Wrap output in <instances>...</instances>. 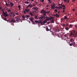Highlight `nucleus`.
I'll list each match as a JSON object with an SVG mask.
<instances>
[{
    "mask_svg": "<svg viewBox=\"0 0 77 77\" xmlns=\"http://www.w3.org/2000/svg\"><path fill=\"white\" fill-rule=\"evenodd\" d=\"M63 8V7H58V8L59 9H61V8Z\"/></svg>",
    "mask_w": 77,
    "mask_h": 77,
    "instance_id": "obj_36",
    "label": "nucleus"
},
{
    "mask_svg": "<svg viewBox=\"0 0 77 77\" xmlns=\"http://www.w3.org/2000/svg\"><path fill=\"white\" fill-rule=\"evenodd\" d=\"M44 18H45V16H44L39 17V19L40 20H43Z\"/></svg>",
    "mask_w": 77,
    "mask_h": 77,
    "instance_id": "obj_9",
    "label": "nucleus"
},
{
    "mask_svg": "<svg viewBox=\"0 0 77 77\" xmlns=\"http://www.w3.org/2000/svg\"><path fill=\"white\" fill-rule=\"evenodd\" d=\"M27 18L28 17H26L25 18H23V19L24 20H26L27 19Z\"/></svg>",
    "mask_w": 77,
    "mask_h": 77,
    "instance_id": "obj_26",
    "label": "nucleus"
},
{
    "mask_svg": "<svg viewBox=\"0 0 77 77\" xmlns=\"http://www.w3.org/2000/svg\"><path fill=\"white\" fill-rule=\"evenodd\" d=\"M42 22L40 21V20H36L35 21V23H41Z\"/></svg>",
    "mask_w": 77,
    "mask_h": 77,
    "instance_id": "obj_15",
    "label": "nucleus"
},
{
    "mask_svg": "<svg viewBox=\"0 0 77 77\" xmlns=\"http://www.w3.org/2000/svg\"><path fill=\"white\" fill-rule=\"evenodd\" d=\"M10 5L8 4H7V3H6V4H5V6H10Z\"/></svg>",
    "mask_w": 77,
    "mask_h": 77,
    "instance_id": "obj_29",
    "label": "nucleus"
},
{
    "mask_svg": "<svg viewBox=\"0 0 77 77\" xmlns=\"http://www.w3.org/2000/svg\"><path fill=\"white\" fill-rule=\"evenodd\" d=\"M30 17V16L28 15H26L25 16H22V18H29Z\"/></svg>",
    "mask_w": 77,
    "mask_h": 77,
    "instance_id": "obj_7",
    "label": "nucleus"
},
{
    "mask_svg": "<svg viewBox=\"0 0 77 77\" xmlns=\"http://www.w3.org/2000/svg\"><path fill=\"white\" fill-rule=\"evenodd\" d=\"M29 6V7H32V5H30V4L28 5V6Z\"/></svg>",
    "mask_w": 77,
    "mask_h": 77,
    "instance_id": "obj_22",
    "label": "nucleus"
},
{
    "mask_svg": "<svg viewBox=\"0 0 77 77\" xmlns=\"http://www.w3.org/2000/svg\"><path fill=\"white\" fill-rule=\"evenodd\" d=\"M72 35H73V36H74L75 35V34H73L72 32H70V33L69 34V37H72Z\"/></svg>",
    "mask_w": 77,
    "mask_h": 77,
    "instance_id": "obj_6",
    "label": "nucleus"
},
{
    "mask_svg": "<svg viewBox=\"0 0 77 77\" xmlns=\"http://www.w3.org/2000/svg\"><path fill=\"white\" fill-rule=\"evenodd\" d=\"M29 14L31 15V16H33L34 15L32 14V13L30 12Z\"/></svg>",
    "mask_w": 77,
    "mask_h": 77,
    "instance_id": "obj_20",
    "label": "nucleus"
},
{
    "mask_svg": "<svg viewBox=\"0 0 77 77\" xmlns=\"http://www.w3.org/2000/svg\"><path fill=\"white\" fill-rule=\"evenodd\" d=\"M65 29H66V30H68L69 29V28L68 27H66L65 28Z\"/></svg>",
    "mask_w": 77,
    "mask_h": 77,
    "instance_id": "obj_30",
    "label": "nucleus"
},
{
    "mask_svg": "<svg viewBox=\"0 0 77 77\" xmlns=\"http://www.w3.org/2000/svg\"><path fill=\"white\" fill-rule=\"evenodd\" d=\"M52 19V17H50V20H51V19Z\"/></svg>",
    "mask_w": 77,
    "mask_h": 77,
    "instance_id": "obj_52",
    "label": "nucleus"
},
{
    "mask_svg": "<svg viewBox=\"0 0 77 77\" xmlns=\"http://www.w3.org/2000/svg\"><path fill=\"white\" fill-rule=\"evenodd\" d=\"M46 13H43V15L45 16H46Z\"/></svg>",
    "mask_w": 77,
    "mask_h": 77,
    "instance_id": "obj_46",
    "label": "nucleus"
},
{
    "mask_svg": "<svg viewBox=\"0 0 77 77\" xmlns=\"http://www.w3.org/2000/svg\"><path fill=\"white\" fill-rule=\"evenodd\" d=\"M32 9L35 10V11H37L38 9V8L37 7H34L32 8Z\"/></svg>",
    "mask_w": 77,
    "mask_h": 77,
    "instance_id": "obj_11",
    "label": "nucleus"
},
{
    "mask_svg": "<svg viewBox=\"0 0 77 77\" xmlns=\"http://www.w3.org/2000/svg\"><path fill=\"white\" fill-rule=\"evenodd\" d=\"M44 10H42L40 11V12H41V13L42 14L44 12Z\"/></svg>",
    "mask_w": 77,
    "mask_h": 77,
    "instance_id": "obj_23",
    "label": "nucleus"
},
{
    "mask_svg": "<svg viewBox=\"0 0 77 77\" xmlns=\"http://www.w3.org/2000/svg\"><path fill=\"white\" fill-rule=\"evenodd\" d=\"M43 13H46V11H44V12H43Z\"/></svg>",
    "mask_w": 77,
    "mask_h": 77,
    "instance_id": "obj_47",
    "label": "nucleus"
},
{
    "mask_svg": "<svg viewBox=\"0 0 77 77\" xmlns=\"http://www.w3.org/2000/svg\"><path fill=\"white\" fill-rule=\"evenodd\" d=\"M49 6L48 5H47V7H48Z\"/></svg>",
    "mask_w": 77,
    "mask_h": 77,
    "instance_id": "obj_54",
    "label": "nucleus"
},
{
    "mask_svg": "<svg viewBox=\"0 0 77 77\" xmlns=\"http://www.w3.org/2000/svg\"><path fill=\"white\" fill-rule=\"evenodd\" d=\"M64 12H65V11L64 10H63V13H64Z\"/></svg>",
    "mask_w": 77,
    "mask_h": 77,
    "instance_id": "obj_57",
    "label": "nucleus"
},
{
    "mask_svg": "<svg viewBox=\"0 0 77 77\" xmlns=\"http://www.w3.org/2000/svg\"><path fill=\"white\" fill-rule=\"evenodd\" d=\"M25 4H29L30 3H29V2L27 1H25Z\"/></svg>",
    "mask_w": 77,
    "mask_h": 77,
    "instance_id": "obj_21",
    "label": "nucleus"
},
{
    "mask_svg": "<svg viewBox=\"0 0 77 77\" xmlns=\"http://www.w3.org/2000/svg\"><path fill=\"white\" fill-rule=\"evenodd\" d=\"M77 33H76V34H75V35L74 36V37L75 38V37H77Z\"/></svg>",
    "mask_w": 77,
    "mask_h": 77,
    "instance_id": "obj_35",
    "label": "nucleus"
},
{
    "mask_svg": "<svg viewBox=\"0 0 77 77\" xmlns=\"http://www.w3.org/2000/svg\"><path fill=\"white\" fill-rule=\"evenodd\" d=\"M70 0H63V2H65L66 3H69Z\"/></svg>",
    "mask_w": 77,
    "mask_h": 77,
    "instance_id": "obj_10",
    "label": "nucleus"
},
{
    "mask_svg": "<svg viewBox=\"0 0 77 77\" xmlns=\"http://www.w3.org/2000/svg\"><path fill=\"white\" fill-rule=\"evenodd\" d=\"M20 17H16L14 20L12 19L9 22V23H18L20 22Z\"/></svg>",
    "mask_w": 77,
    "mask_h": 77,
    "instance_id": "obj_1",
    "label": "nucleus"
},
{
    "mask_svg": "<svg viewBox=\"0 0 77 77\" xmlns=\"http://www.w3.org/2000/svg\"><path fill=\"white\" fill-rule=\"evenodd\" d=\"M68 24H66V26H67V27H68Z\"/></svg>",
    "mask_w": 77,
    "mask_h": 77,
    "instance_id": "obj_49",
    "label": "nucleus"
},
{
    "mask_svg": "<svg viewBox=\"0 0 77 77\" xmlns=\"http://www.w3.org/2000/svg\"><path fill=\"white\" fill-rule=\"evenodd\" d=\"M31 1H34V0H31Z\"/></svg>",
    "mask_w": 77,
    "mask_h": 77,
    "instance_id": "obj_60",
    "label": "nucleus"
},
{
    "mask_svg": "<svg viewBox=\"0 0 77 77\" xmlns=\"http://www.w3.org/2000/svg\"><path fill=\"white\" fill-rule=\"evenodd\" d=\"M15 14L17 15H18L19 14L18 13H16Z\"/></svg>",
    "mask_w": 77,
    "mask_h": 77,
    "instance_id": "obj_51",
    "label": "nucleus"
},
{
    "mask_svg": "<svg viewBox=\"0 0 77 77\" xmlns=\"http://www.w3.org/2000/svg\"><path fill=\"white\" fill-rule=\"evenodd\" d=\"M54 20H51V22L52 23H54Z\"/></svg>",
    "mask_w": 77,
    "mask_h": 77,
    "instance_id": "obj_37",
    "label": "nucleus"
},
{
    "mask_svg": "<svg viewBox=\"0 0 77 77\" xmlns=\"http://www.w3.org/2000/svg\"><path fill=\"white\" fill-rule=\"evenodd\" d=\"M44 0H40V1L42 2H44Z\"/></svg>",
    "mask_w": 77,
    "mask_h": 77,
    "instance_id": "obj_43",
    "label": "nucleus"
},
{
    "mask_svg": "<svg viewBox=\"0 0 77 77\" xmlns=\"http://www.w3.org/2000/svg\"><path fill=\"white\" fill-rule=\"evenodd\" d=\"M37 16H35V19H37Z\"/></svg>",
    "mask_w": 77,
    "mask_h": 77,
    "instance_id": "obj_45",
    "label": "nucleus"
},
{
    "mask_svg": "<svg viewBox=\"0 0 77 77\" xmlns=\"http://www.w3.org/2000/svg\"><path fill=\"white\" fill-rule=\"evenodd\" d=\"M10 5H11V7H12L14 5V4L12 2H11Z\"/></svg>",
    "mask_w": 77,
    "mask_h": 77,
    "instance_id": "obj_16",
    "label": "nucleus"
},
{
    "mask_svg": "<svg viewBox=\"0 0 77 77\" xmlns=\"http://www.w3.org/2000/svg\"><path fill=\"white\" fill-rule=\"evenodd\" d=\"M54 16H56V17H59L60 16L59 15H58L57 14H56L54 15Z\"/></svg>",
    "mask_w": 77,
    "mask_h": 77,
    "instance_id": "obj_12",
    "label": "nucleus"
},
{
    "mask_svg": "<svg viewBox=\"0 0 77 77\" xmlns=\"http://www.w3.org/2000/svg\"><path fill=\"white\" fill-rule=\"evenodd\" d=\"M9 16H10V17L11 18L13 17L14 18V17L15 16V14H14L13 13L11 12L9 14Z\"/></svg>",
    "mask_w": 77,
    "mask_h": 77,
    "instance_id": "obj_4",
    "label": "nucleus"
},
{
    "mask_svg": "<svg viewBox=\"0 0 77 77\" xmlns=\"http://www.w3.org/2000/svg\"><path fill=\"white\" fill-rule=\"evenodd\" d=\"M49 12H50V11H47L46 12V13L47 14H48L49 13Z\"/></svg>",
    "mask_w": 77,
    "mask_h": 77,
    "instance_id": "obj_44",
    "label": "nucleus"
},
{
    "mask_svg": "<svg viewBox=\"0 0 77 77\" xmlns=\"http://www.w3.org/2000/svg\"><path fill=\"white\" fill-rule=\"evenodd\" d=\"M54 12H56V13H57V9L54 10Z\"/></svg>",
    "mask_w": 77,
    "mask_h": 77,
    "instance_id": "obj_40",
    "label": "nucleus"
},
{
    "mask_svg": "<svg viewBox=\"0 0 77 77\" xmlns=\"http://www.w3.org/2000/svg\"><path fill=\"white\" fill-rule=\"evenodd\" d=\"M64 37H65L66 39H67L68 38V37H67V34L64 35Z\"/></svg>",
    "mask_w": 77,
    "mask_h": 77,
    "instance_id": "obj_19",
    "label": "nucleus"
},
{
    "mask_svg": "<svg viewBox=\"0 0 77 77\" xmlns=\"http://www.w3.org/2000/svg\"><path fill=\"white\" fill-rule=\"evenodd\" d=\"M11 12V11L10 10H8V13H9L10 12Z\"/></svg>",
    "mask_w": 77,
    "mask_h": 77,
    "instance_id": "obj_39",
    "label": "nucleus"
},
{
    "mask_svg": "<svg viewBox=\"0 0 77 77\" xmlns=\"http://www.w3.org/2000/svg\"><path fill=\"white\" fill-rule=\"evenodd\" d=\"M47 21H47V20H45V21H43V22H41L46 23H47Z\"/></svg>",
    "mask_w": 77,
    "mask_h": 77,
    "instance_id": "obj_33",
    "label": "nucleus"
},
{
    "mask_svg": "<svg viewBox=\"0 0 77 77\" xmlns=\"http://www.w3.org/2000/svg\"><path fill=\"white\" fill-rule=\"evenodd\" d=\"M54 8H56L57 9H58L59 8V7H57V6H55V7Z\"/></svg>",
    "mask_w": 77,
    "mask_h": 77,
    "instance_id": "obj_42",
    "label": "nucleus"
},
{
    "mask_svg": "<svg viewBox=\"0 0 77 77\" xmlns=\"http://www.w3.org/2000/svg\"><path fill=\"white\" fill-rule=\"evenodd\" d=\"M3 15L5 17H7L9 16V15L8 14H3Z\"/></svg>",
    "mask_w": 77,
    "mask_h": 77,
    "instance_id": "obj_18",
    "label": "nucleus"
},
{
    "mask_svg": "<svg viewBox=\"0 0 77 77\" xmlns=\"http://www.w3.org/2000/svg\"><path fill=\"white\" fill-rule=\"evenodd\" d=\"M29 20L32 23H34V24H35L34 22V21H33V20H34V19L33 18V17H30V18H29Z\"/></svg>",
    "mask_w": 77,
    "mask_h": 77,
    "instance_id": "obj_5",
    "label": "nucleus"
},
{
    "mask_svg": "<svg viewBox=\"0 0 77 77\" xmlns=\"http://www.w3.org/2000/svg\"><path fill=\"white\" fill-rule=\"evenodd\" d=\"M49 29H48V28H46V31H50V30H51V27H49Z\"/></svg>",
    "mask_w": 77,
    "mask_h": 77,
    "instance_id": "obj_14",
    "label": "nucleus"
},
{
    "mask_svg": "<svg viewBox=\"0 0 77 77\" xmlns=\"http://www.w3.org/2000/svg\"><path fill=\"white\" fill-rule=\"evenodd\" d=\"M3 20H4L5 21H6V18L5 17H4V18H3Z\"/></svg>",
    "mask_w": 77,
    "mask_h": 77,
    "instance_id": "obj_38",
    "label": "nucleus"
},
{
    "mask_svg": "<svg viewBox=\"0 0 77 77\" xmlns=\"http://www.w3.org/2000/svg\"><path fill=\"white\" fill-rule=\"evenodd\" d=\"M7 10H8V8H7Z\"/></svg>",
    "mask_w": 77,
    "mask_h": 77,
    "instance_id": "obj_59",
    "label": "nucleus"
},
{
    "mask_svg": "<svg viewBox=\"0 0 77 77\" xmlns=\"http://www.w3.org/2000/svg\"><path fill=\"white\" fill-rule=\"evenodd\" d=\"M49 27H50V26H49V27L48 28V29H49Z\"/></svg>",
    "mask_w": 77,
    "mask_h": 77,
    "instance_id": "obj_62",
    "label": "nucleus"
},
{
    "mask_svg": "<svg viewBox=\"0 0 77 77\" xmlns=\"http://www.w3.org/2000/svg\"><path fill=\"white\" fill-rule=\"evenodd\" d=\"M60 11H58L59 13H60Z\"/></svg>",
    "mask_w": 77,
    "mask_h": 77,
    "instance_id": "obj_61",
    "label": "nucleus"
},
{
    "mask_svg": "<svg viewBox=\"0 0 77 77\" xmlns=\"http://www.w3.org/2000/svg\"><path fill=\"white\" fill-rule=\"evenodd\" d=\"M4 2H5L6 4V3H7V2H6V1H5Z\"/></svg>",
    "mask_w": 77,
    "mask_h": 77,
    "instance_id": "obj_56",
    "label": "nucleus"
},
{
    "mask_svg": "<svg viewBox=\"0 0 77 77\" xmlns=\"http://www.w3.org/2000/svg\"><path fill=\"white\" fill-rule=\"evenodd\" d=\"M56 5L55 4H54L53 5H51V7H52V8H51V9H54V7Z\"/></svg>",
    "mask_w": 77,
    "mask_h": 77,
    "instance_id": "obj_8",
    "label": "nucleus"
},
{
    "mask_svg": "<svg viewBox=\"0 0 77 77\" xmlns=\"http://www.w3.org/2000/svg\"><path fill=\"white\" fill-rule=\"evenodd\" d=\"M48 1L49 3H51L52 2V1L51 0H48Z\"/></svg>",
    "mask_w": 77,
    "mask_h": 77,
    "instance_id": "obj_31",
    "label": "nucleus"
},
{
    "mask_svg": "<svg viewBox=\"0 0 77 77\" xmlns=\"http://www.w3.org/2000/svg\"><path fill=\"white\" fill-rule=\"evenodd\" d=\"M75 0H72V2H74L75 1Z\"/></svg>",
    "mask_w": 77,
    "mask_h": 77,
    "instance_id": "obj_55",
    "label": "nucleus"
},
{
    "mask_svg": "<svg viewBox=\"0 0 77 77\" xmlns=\"http://www.w3.org/2000/svg\"><path fill=\"white\" fill-rule=\"evenodd\" d=\"M35 3H36L37 4V3H38V2H35Z\"/></svg>",
    "mask_w": 77,
    "mask_h": 77,
    "instance_id": "obj_58",
    "label": "nucleus"
},
{
    "mask_svg": "<svg viewBox=\"0 0 77 77\" xmlns=\"http://www.w3.org/2000/svg\"><path fill=\"white\" fill-rule=\"evenodd\" d=\"M30 9L29 8H26L25 9V11H23V13L26 14V13H28Z\"/></svg>",
    "mask_w": 77,
    "mask_h": 77,
    "instance_id": "obj_2",
    "label": "nucleus"
},
{
    "mask_svg": "<svg viewBox=\"0 0 77 77\" xmlns=\"http://www.w3.org/2000/svg\"><path fill=\"white\" fill-rule=\"evenodd\" d=\"M60 6H60V7H63V8H65V5L63 4L62 5H60Z\"/></svg>",
    "mask_w": 77,
    "mask_h": 77,
    "instance_id": "obj_24",
    "label": "nucleus"
},
{
    "mask_svg": "<svg viewBox=\"0 0 77 77\" xmlns=\"http://www.w3.org/2000/svg\"><path fill=\"white\" fill-rule=\"evenodd\" d=\"M63 5L62 3L60 4H58V6H62Z\"/></svg>",
    "mask_w": 77,
    "mask_h": 77,
    "instance_id": "obj_28",
    "label": "nucleus"
},
{
    "mask_svg": "<svg viewBox=\"0 0 77 77\" xmlns=\"http://www.w3.org/2000/svg\"><path fill=\"white\" fill-rule=\"evenodd\" d=\"M72 11H75V9H72Z\"/></svg>",
    "mask_w": 77,
    "mask_h": 77,
    "instance_id": "obj_50",
    "label": "nucleus"
},
{
    "mask_svg": "<svg viewBox=\"0 0 77 77\" xmlns=\"http://www.w3.org/2000/svg\"><path fill=\"white\" fill-rule=\"evenodd\" d=\"M45 18H46V19L45 20H46V21H49V17L47 16H46L45 17Z\"/></svg>",
    "mask_w": 77,
    "mask_h": 77,
    "instance_id": "obj_13",
    "label": "nucleus"
},
{
    "mask_svg": "<svg viewBox=\"0 0 77 77\" xmlns=\"http://www.w3.org/2000/svg\"><path fill=\"white\" fill-rule=\"evenodd\" d=\"M7 13V12H5V13H4V11H3V14H6Z\"/></svg>",
    "mask_w": 77,
    "mask_h": 77,
    "instance_id": "obj_41",
    "label": "nucleus"
},
{
    "mask_svg": "<svg viewBox=\"0 0 77 77\" xmlns=\"http://www.w3.org/2000/svg\"><path fill=\"white\" fill-rule=\"evenodd\" d=\"M65 8H66L65 7H64L63 8V10H64L65 9Z\"/></svg>",
    "mask_w": 77,
    "mask_h": 77,
    "instance_id": "obj_48",
    "label": "nucleus"
},
{
    "mask_svg": "<svg viewBox=\"0 0 77 77\" xmlns=\"http://www.w3.org/2000/svg\"><path fill=\"white\" fill-rule=\"evenodd\" d=\"M18 8H19V9L20 10L21 9V6L20 5L18 6Z\"/></svg>",
    "mask_w": 77,
    "mask_h": 77,
    "instance_id": "obj_34",
    "label": "nucleus"
},
{
    "mask_svg": "<svg viewBox=\"0 0 77 77\" xmlns=\"http://www.w3.org/2000/svg\"><path fill=\"white\" fill-rule=\"evenodd\" d=\"M45 23H44V22H41V24L42 25H44V24H45Z\"/></svg>",
    "mask_w": 77,
    "mask_h": 77,
    "instance_id": "obj_25",
    "label": "nucleus"
},
{
    "mask_svg": "<svg viewBox=\"0 0 77 77\" xmlns=\"http://www.w3.org/2000/svg\"><path fill=\"white\" fill-rule=\"evenodd\" d=\"M29 7L27 6V7H26V8H29Z\"/></svg>",
    "mask_w": 77,
    "mask_h": 77,
    "instance_id": "obj_53",
    "label": "nucleus"
},
{
    "mask_svg": "<svg viewBox=\"0 0 77 77\" xmlns=\"http://www.w3.org/2000/svg\"><path fill=\"white\" fill-rule=\"evenodd\" d=\"M27 0V1H29V0Z\"/></svg>",
    "mask_w": 77,
    "mask_h": 77,
    "instance_id": "obj_63",
    "label": "nucleus"
},
{
    "mask_svg": "<svg viewBox=\"0 0 77 77\" xmlns=\"http://www.w3.org/2000/svg\"><path fill=\"white\" fill-rule=\"evenodd\" d=\"M69 27H72V25L70 24L69 25Z\"/></svg>",
    "mask_w": 77,
    "mask_h": 77,
    "instance_id": "obj_32",
    "label": "nucleus"
},
{
    "mask_svg": "<svg viewBox=\"0 0 77 77\" xmlns=\"http://www.w3.org/2000/svg\"><path fill=\"white\" fill-rule=\"evenodd\" d=\"M74 39H72V38L70 39V42H74Z\"/></svg>",
    "mask_w": 77,
    "mask_h": 77,
    "instance_id": "obj_17",
    "label": "nucleus"
},
{
    "mask_svg": "<svg viewBox=\"0 0 77 77\" xmlns=\"http://www.w3.org/2000/svg\"><path fill=\"white\" fill-rule=\"evenodd\" d=\"M64 18L65 19V20H66L68 19V18L67 17H66L65 16H64Z\"/></svg>",
    "mask_w": 77,
    "mask_h": 77,
    "instance_id": "obj_27",
    "label": "nucleus"
},
{
    "mask_svg": "<svg viewBox=\"0 0 77 77\" xmlns=\"http://www.w3.org/2000/svg\"><path fill=\"white\" fill-rule=\"evenodd\" d=\"M69 45H70V46H73L75 47L76 46V44L75 42H71V44H69Z\"/></svg>",
    "mask_w": 77,
    "mask_h": 77,
    "instance_id": "obj_3",
    "label": "nucleus"
},
{
    "mask_svg": "<svg viewBox=\"0 0 77 77\" xmlns=\"http://www.w3.org/2000/svg\"><path fill=\"white\" fill-rule=\"evenodd\" d=\"M47 9H48V8H47Z\"/></svg>",
    "mask_w": 77,
    "mask_h": 77,
    "instance_id": "obj_64",
    "label": "nucleus"
}]
</instances>
